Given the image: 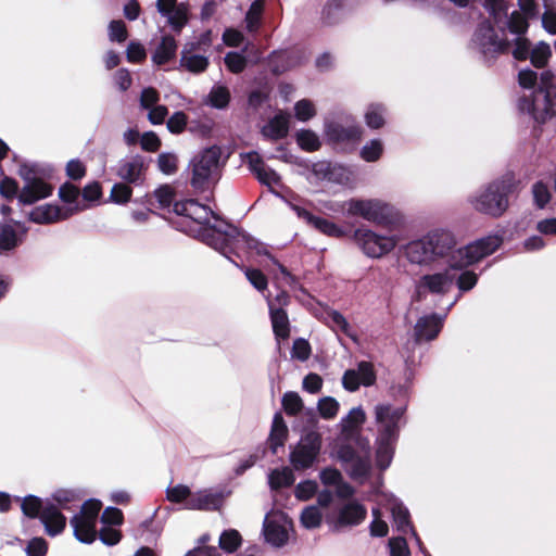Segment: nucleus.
Here are the masks:
<instances>
[{
    "label": "nucleus",
    "instance_id": "23",
    "mask_svg": "<svg viewBox=\"0 0 556 556\" xmlns=\"http://www.w3.org/2000/svg\"><path fill=\"white\" fill-rule=\"evenodd\" d=\"M366 516L367 509L363 504L348 503L339 510L337 527L357 526L366 519Z\"/></svg>",
    "mask_w": 556,
    "mask_h": 556
},
{
    "label": "nucleus",
    "instance_id": "48",
    "mask_svg": "<svg viewBox=\"0 0 556 556\" xmlns=\"http://www.w3.org/2000/svg\"><path fill=\"white\" fill-rule=\"evenodd\" d=\"M339 403L334 397L325 396L318 401V412L324 419H332L339 412Z\"/></svg>",
    "mask_w": 556,
    "mask_h": 556
},
{
    "label": "nucleus",
    "instance_id": "35",
    "mask_svg": "<svg viewBox=\"0 0 556 556\" xmlns=\"http://www.w3.org/2000/svg\"><path fill=\"white\" fill-rule=\"evenodd\" d=\"M265 0H254L247 14H245V23L247 29L249 33H254L258 29L261 25L262 14L264 11Z\"/></svg>",
    "mask_w": 556,
    "mask_h": 556
},
{
    "label": "nucleus",
    "instance_id": "56",
    "mask_svg": "<svg viewBox=\"0 0 556 556\" xmlns=\"http://www.w3.org/2000/svg\"><path fill=\"white\" fill-rule=\"evenodd\" d=\"M247 59L239 52H228L225 55V64L229 72L233 74L242 73L247 67Z\"/></svg>",
    "mask_w": 556,
    "mask_h": 556
},
{
    "label": "nucleus",
    "instance_id": "19",
    "mask_svg": "<svg viewBox=\"0 0 556 556\" xmlns=\"http://www.w3.org/2000/svg\"><path fill=\"white\" fill-rule=\"evenodd\" d=\"M40 520L49 536L61 534L66 527V517L61 513L60 508L53 504L43 507L40 514Z\"/></svg>",
    "mask_w": 556,
    "mask_h": 556
},
{
    "label": "nucleus",
    "instance_id": "3",
    "mask_svg": "<svg viewBox=\"0 0 556 556\" xmlns=\"http://www.w3.org/2000/svg\"><path fill=\"white\" fill-rule=\"evenodd\" d=\"M514 188L513 178L504 176L490 182L470 202L477 212L497 218L507 211Z\"/></svg>",
    "mask_w": 556,
    "mask_h": 556
},
{
    "label": "nucleus",
    "instance_id": "36",
    "mask_svg": "<svg viewBox=\"0 0 556 556\" xmlns=\"http://www.w3.org/2000/svg\"><path fill=\"white\" fill-rule=\"evenodd\" d=\"M230 99V91L224 85L214 86L208 93V103L214 109H226L229 105Z\"/></svg>",
    "mask_w": 556,
    "mask_h": 556
},
{
    "label": "nucleus",
    "instance_id": "42",
    "mask_svg": "<svg viewBox=\"0 0 556 556\" xmlns=\"http://www.w3.org/2000/svg\"><path fill=\"white\" fill-rule=\"evenodd\" d=\"M552 55L551 48L546 42H540L530 52L529 59L531 64L536 68H543L546 66L548 59Z\"/></svg>",
    "mask_w": 556,
    "mask_h": 556
},
{
    "label": "nucleus",
    "instance_id": "11",
    "mask_svg": "<svg viewBox=\"0 0 556 556\" xmlns=\"http://www.w3.org/2000/svg\"><path fill=\"white\" fill-rule=\"evenodd\" d=\"M353 238L363 252L374 258H379L390 253L396 245L393 237L379 236L372 230L358 228Z\"/></svg>",
    "mask_w": 556,
    "mask_h": 556
},
{
    "label": "nucleus",
    "instance_id": "8",
    "mask_svg": "<svg viewBox=\"0 0 556 556\" xmlns=\"http://www.w3.org/2000/svg\"><path fill=\"white\" fill-rule=\"evenodd\" d=\"M18 175L25 181L18 193V201L23 205H31L52 194L53 186L41 177V169L38 165L22 164Z\"/></svg>",
    "mask_w": 556,
    "mask_h": 556
},
{
    "label": "nucleus",
    "instance_id": "41",
    "mask_svg": "<svg viewBox=\"0 0 556 556\" xmlns=\"http://www.w3.org/2000/svg\"><path fill=\"white\" fill-rule=\"evenodd\" d=\"M281 405L288 416H296L304 407L301 396L293 391H288L283 394Z\"/></svg>",
    "mask_w": 556,
    "mask_h": 556
},
{
    "label": "nucleus",
    "instance_id": "10",
    "mask_svg": "<svg viewBox=\"0 0 556 556\" xmlns=\"http://www.w3.org/2000/svg\"><path fill=\"white\" fill-rule=\"evenodd\" d=\"M404 412V408H393L390 404H381L376 406V420L381 425L377 442H383L384 444L396 443L400 431L399 422L403 417Z\"/></svg>",
    "mask_w": 556,
    "mask_h": 556
},
{
    "label": "nucleus",
    "instance_id": "32",
    "mask_svg": "<svg viewBox=\"0 0 556 556\" xmlns=\"http://www.w3.org/2000/svg\"><path fill=\"white\" fill-rule=\"evenodd\" d=\"M295 141L301 150L306 152L318 151L321 147L319 137L311 129H300L295 132Z\"/></svg>",
    "mask_w": 556,
    "mask_h": 556
},
{
    "label": "nucleus",
    "instance_id": "1",
    "mask_svg": "<svg viewBox=\"0 0 556 556\" xmlns=\"http://www.w3.org/2000/svg\"><path fill=\"white\" fill-rule=\"evenodd\" d=\"M518 109L540 125L556 116V77L552 71L541 73L538 88L532 96L519 98Z\"/></svg>",
    "mask_w": 556,
    "mask_h": 556
},
{
    "label": "nucleus",
    "instance_id": "39",
    "mask_svg": "<svg viewBox=\"0 0 556 556\" xmlns=\"http://www.w3.org/2000/svg\"><path fill=\"white\" fill-rule=\"evenodd\" d=\"M241 544V534L236 529L225 530L219 536V547L227 553L236 552Z\"/></svg>",
    "mask_w": 556,
    "mask_h": 556
},
{
    "label": "nucleus",
    "instance_id": "50",
    "mask_svg": "<svg viewBox=\"0 0 556 556\" xmlns=\"http://www.w3.org/2000/svg\"><path fill=\"white\" fill-rule=\"evenodd\" d=\"M157 167L165 175H173L178 170V159L175 154L163 152L159 154Z\"/></svg>",
    "mask_w": 556,
    "mask_h": 556
},
{
    "label": "nucleus",
    "instance_id": "29",
    "mask_svg": "<svg viewBox=\"0 0 556 556\" xmlns=\"http://www.w3.org/2000/svg\"><path fill=\"white\" fill-rule=\"evenodd\" d=\"M94 521L74 516L71 525L74 528V536L81 543L91 544L97 538Z\"/></svg>",
    "mask_w": 556,
    "mask_h": 556
},
{
    "label": "nucleus",
    "instance_id": "12",
    "mask_svg": "<svg viewBox=\"0 0 556 556\" xmlns=\"http://www.w3.org/2000/svg\"><path fill=\"white\" fill-rule=\"evenodd\" d=\"M88 207L89 206L86 204H76L68 207H62L58 204L47 203L33 208L28 215V219L38 225H50L66 220L73 215L78 214Z\"/></svg>",
    "mask_w": 556,
    "mask_h": 556
},
{
    "label": "nucleus",
    "instance_id": "64",
    "mask_svg": "<svg viewBox=\"0 0 556 556\" xmlns=\"http://www.w3.org/2000/svg\"><path fill=\"white\" fill-rule=\"evenodd\" d=\"M391 556H409V547L404 536H395L389 540Z\"/></svg>",
    "mask_w": 556,
    "mask_h": 556
},
{
    "label": "nucleus",
    "instance_id": "38",
    "mask_svg": "<svg viewBox=\"0 0 556 556\" xmlns=\"http://www.w3.org/2000/svg\"><path fill=\"white\" fill-rule=\"evenodd\" d=\"M193 492H191L190 488L186 484H176L174 486H168L166 490V498L170 503L174 504H182L187 509L188 502L192 498Z\"/></svg>",
    "mask_w": 556,
    "mask_h": 556
},
{
    "label": "nucleus",
    "instance_id": "59",
    "mask_svg": "<svg viewBox=\"0 0 556 556\" xmlns=\"http://www.w3.org/2000/svg\"><path fill=\"white\" fill-rule=\"evenodd\" d=\"M312 354V348L306 339L298 338L293 341L291 356L301 362H305Z\"/></svg>",
    "mask_w": 556,
    "mask_h": 556
},
{
    "label": "nucleus",
    "instance_id": "62",
    "mask_svg": "<svg viewBox=\"0 0 556 556\" xmlns=\"http://www.w3.org/2000/svg\"><path fill=\"white\" fill-rule=\"evenodd\" d=\"M327 316L331 323L333 329H339L342 333L350 338H354L351 333V326L346 318L338 311L331 309L327 313Z\"/></svg>",
    "mask_w": 556,
    "mask_h": 556
},
{
    "label": "nucleus",
    "instance_id": "58",
    "mask_svg": "<svg viewBox=\"0 0 556 556\" xmlns=\"http://www.w3.org/2000/svg\"><path fill=\"white\" fill-rule=\"evenodd\" d=\"M532 193L534 203L539 208H544L552 198L548 187L542 181H536L532 186Z\"/></svg>",
    "mask_w": 556,
    "mask_h": 556
},
{
    "label": "nucleus",
    "instance_id": "54",
    "mask_svg": "<svg viewBox=\"0 0 556 556\" xmlns=\"http://www.w3.org/2000/svg\"><path fill=\"white\" fill-rule=\"evenodd\" d=\"M295 117L301 122H307L316 115V109L311 100H299L294 105Z\"/></svg>",
    "mask_w": 556,
    "mask_h": 556
},
{
    "label": "nucleus",
    "instance_id": "28",
    "mask_svg": "<svg viewBox=\"0 0 556 556\" xmlns=\"http://www.w3.org/2000/svg\"><path fill=\"white\" fill-rule=\"evenodd\" d=\"M365 420L366 415L362 407L352 408L340 422L341 434L345 439H351L359 430Z\"/></svg>",
    "mask_w": 556,
    "mask_h": 556
},
{
    "label": "nucleus",
    "instance_id": "15",
    "mask_svg": "<svg viewBox=\"0 0 556 556\" xmlns=\"http://www.w3.org/2000/svg\"><path fill=\"white\" fill-rule=\"evenodd\" d=\"M156 9L162 16L167 18V24L176 34L189 22V8L187 3H177V0H157Z\"/></svg>",
    "mask_w": 556,
    "mask_h": 556
},
{
    "label": "nucleus",
    "instance_id": "63",
    "mask_svg": "<svg viewBox=\"0 0 556 556\" xmlns=\"http://www.w3.org/2000/svg\"><path fill=\"white\" fill-rule=\"evenodd\" d=\"M18 184L14 178L5 176L0 180V194L8 201L18 198Z\"/></svg>",
    "mask_w": 556,
    "mask_h": 556
},
{
    "label": "nucleus",
    "instance_id": "43",
    "mask_svg": "<svg viewBox=\"0 0 556 556\" xmlns=\"http://www.w3.org/2000/svg\"><path fill=\"white\" fill-rule=\"evenodd\" d=\"M132 195V188L126 182H116L113 185L110 193V201L124 205L128 203Z\"/></svg>",
    "mask_w": 556,
    "mask_h": 556
},
{
    "label": "nucleus",
    "instance_id": "30",
    "mask_svg": "<svg viewBox=\"0 0 556 556\" xmlns=\"http://www.w3.org/2000/svg\"><path fill=\"white\" fill-rule=\"evenodd\" d=\"M210 62L204 55L188 54V51H181L180 67H184L190 73L200 74L206 71Z\"/></svg>",
    "mask_w": 556,
    "mask_h": 556
},
{
    "label": "nucleus",
    "instance_id": "13",
    "mask_svg": "<svg viewBox=\"0 0 556 556\" xmlns=\"http://www.w3.org/2000/svg\"><path fill=\"white\" fill-rule=\"evenodd\" d=\"M452 283L453 277L447 271L424 275L416 282L415 299L421 301L428 293L444 295Z\"/></svg>",
    "mask_w": 556,
    "mask_h": 556
},
{
    "label": "nucleus",
    "instance_id": "6",
    "mask_svg": "<svg viewBox=\"0 0 556 556\" xmlns=\"http://www.w3.org/2000/svg\"><path fill=\"white\" fill-rule=\"evenodd\" d=\"M502 239L498 236H488L467 244L464 248L455 250L450 253L447 263L451 268L462 269L470 266L482 258L493 254L502 244Z\"/></svg>",
    "mask_w": 556,
    "mask_h": 556
},
{
    "label": "nucleus",
    "instance_id": "20",
    "mask_svg": "<svg viewBox=\"0 0 556 556\" xmlns=\"http://www.w3.org/2000/svg\"><path fill=\"white\" fill-rule=\"evenodd\" d=\"M144 161L141 155L134 156L130 161L122 163L117 169V176L126 184L140 185L144 180Z\"/></svg>",
    "mask_w": 556,
    "mask_h": 556
},
{
    "label": "nucleus",
    "instance_id": "55",
    "mask_svg": "<svg viewBox=\"0 0 556 556\" xmlns=\"http://www.w3.org/2000/svg\"><path fill=\"white\" fill-rule=\"evenodd\" d=\"M377 443H378V448H377V453H376L377 465L381 470H384L389 467V465L391 463V459L393 456V451H394V444H392V443L384 444L383 442H377Z\"/></svg>",
    "mask_w": 556,
    "mask_h": 556
},
{
    "label": "nucleus",
    "instance_id": "21",
    "mask_svg": "<svg viewBox=\"0 0 556 556\" xmlns=\"http://www.w3.org/2000/svg\"><path fill=\"white\" fill-rule=\"evenodd\" d=\"M268 307L271 328L276 340L280 342L289 339L291 330L287 311L282 307L275 306L273 301L268 302Z\"/></svg>",
    "mask_w": 556,
    "mask_h": 556
},
{
    "label": "nucleus",
    "instance_id": "16",
    "mask_svg": "<svg viewBox=\"0 0 556 556\" xmlns=\"http://www.w3.org/2000/svg\"><path fill=\"white\" fill-rule=\"evenodd\" d=\"M325 134L330 143H356L361 140L363 129L358 125L343 126L337 122H330L325 127Z\"/></svg>",
    "mask_w": 556,
    "mask_h": 556
},
{
    "label": "nucleus",
    "instance_id": "22",
    "mask_svg": "<svg viewBox=\"0 0 556 556\" xmlns=\"http://www.w3.org/2000/svg\"><path fill=\"white\" fill-rule=\"evenodd\" d=\"M298 215L305 219L307 224L329 237L342 238L345 235L344 230L337 224L327 218L316 216L305 208H298Z\"/></svg>",
    "mask_w": 556,
    "mask_h": 556
},
{
    "label": "nucleus",
    "instance_id": "27",
    "mask_svg": "<svg viewBox=\"0 0 556 556\" xmlns=\"http://www.w3.org/2000/svg\"><path fill=\"white\" fill-rule=\"evenodd\" d=\"M289 128V117L285 114H277L263 127L262 134L271 140H280L288 136Z\"/></svg>",
    "mask_w": 556,
    "mask_h": 556
},
{
    "label": "nucleus",
    "instance_id": "47",
    "mask_svg": "<svg viewBox=\"0 0 556 556\" xmlns=\"http://www.w3.org/2000/svg\"><path fill=\"white\" fill-rule=\"evenodd\" d=\"M321 513L316 506L305 507L301 514V522L306 529L318 528L321 523Z\"/></svg>",
    "mask_w": 556,
    "mask_h": 556
},
{
    "label": "nucleus",
    "instance_id": "5",
    "mask_svg": "<svg viewBox=\"0 0 556 556\" xmlns=\"http://www.w3.org/2000/svg\"><path fill=\"white\" fill-rule=\"evenodd\" d=\"M472 41L478 47L488 66L493 65L500 55L507 54L510 50L509 40L498 37L490 20H483L478 24Z\"/></svg>",
    "mask_w": 556,
    "mask_h": 556
},
{
    "label": "nucleus",
    "instance_id": "24",
    "mask_svg": "<svg viewBox=\"0 0 556 556\" xmlns=\"http://www.w3.org/2000/svg\"><path fill=\"white\" fill-rule=\"evenodd\" d=\"M178 45L174 36L164 35L160 43L152 53V62L157 66H163L176 58Z\"/></svg>",
    "mask_w": 556,
    "mask_h": 556
},
{
    "label": "nucleus",
    "instance_id": "46",
    "mask_svg": "<svg viewBox=\"0 0 556 556\" xmlns=\"http://www.w3.org/2000/svg\"><path fill=\"white\" fill-rule=\"evenodd\" d=\"M359 381L365 387H371L376 383L377 374L372 363L367 361H362L357 364V369Z\"/></svg>",
    "mask_w": 556,
    "mask_h": 556
},
{
    "label": "nucleus",
    "instance_id": "2",
    "mask_svg": "<svg viewBox=\"0 0 556 556\" xmlns=\"http://www.w3.org/2000/svg\"><path fill=\"white\" fill-rule=\"evenodd\" d=\"M455 245L456 240L452 232L434 230L419 240L409 242L405 248V254L413 264H430L438 258H450Z\"/></svg>",
    "mask_w": 556,
    "mask_h": 556
},
{
    "label": "nucleus",
    "instance_id": "49",
    "mask_svg": "<svg viewBox=\"0 0 556 556\" xmlns=\"http://www.w3.org/2000/svg\"><path fill=\"white\" fill-rule=\"evenodd\" d=\"M80 195V189L74 184L66 181L59 188V199L66 204H79L77 202Z\"/></svg>",
    "mask_w": 556,
    "mask_h": 556
},
{
    "label": "nucleus",
    "instance_id": "57",
    "mask_svg": "<svg viewBox=\"0 0 556 556\" xmlns=\"http://www.w3.org/2000/svg\"><path fill=\"white\" fill-rule=\"evenodd\" d=\"M109 37L111 41L124 42L128 38L126 24L122 20H113L109 24Z\"/></svg>",
    "mask_w": 556,
    "mask_h": 556
},
{
    "label": "nucleus",
    "instance_id": "14",
    "mask_svg": "<svg viewBox=\"0 0 556 556\" xmlns=\"http://www.w3.org/2000/svg\"><path fill=\"white\" fill-rule=\"evenodd\" d=\"M199 210L210 212V214L216 219L219 218L218 215L215 212H213L210 206L200 204L197 199L176 201L173 204V212L176 213L177 215L188 217L200 225L206 226L208 230L217 232L218 235L228 236L225 231H222L215 225H212L206 216H199Z\"/></svg>",
    "mask_w": 556,
    "mask_h": 556
},
{
    "label": "nucleus",
    "instance_id": "52",
    "mask_svg": "<svg viewBox=\"0 0 556 556\" xmlns=\"http://www.w3.org/2000/svg\"><path fill=\"white\" fill-rule=\"evenodd\" d=\"M101 507L102 503L99 500L90 498L83 504L79 514L75 516L97 522Z\"/></svg>",
    "mask_w": 556,
    "mask_h": 556
},
{
    "label": "nucleus",
    "instance_id": "60",
    "mask_svg": "<svg viewBox=\"0 0 556 556\" xmlns=\"http://www.w3.org/2000/svg\"><path fill=\"white\" fill-rule=\"evenodd\" d=\"M299 165L304 166L306 169H309L316 177L323 179H330L332 169L331 164L327 161H319L315 163L302 162Z\"/></svg>",
    "mask_w": 556,
    "mask_h": 556
},
{
    "label": "nucleus",
    "instance_id": "61",
    "mask_svg": "<svg viewBox=\"0 0 556 556\" xmlns=\"http://www.w3.org/2000/svg\"><path fill=\"white\" fill-rule=\"evenodd\" d=\"M126 59L129 63L140 64L146 61L147 52L138 41H130L126 50Z\"/></svg>",
    "mask_w": 556,
    "mask_h": 556
},
{
    "label": "nucleus",
    "instance_id": "45",
    "mask_svg": "<svg viewBox=\"0 0 556 556\" xmlns=\"http://www.w3.org/2000/svg\"><path fill=\"white\" fill-rule=\"evenodd\" d=\"M21 507H22L23 514L31 519L37 518V517L40 518V514L43 509L42 501L38 496H35V495L25 496L22 502Z\"/></svg>",
    "mask_w": 556,
    "mask_h": 556
},
{
    "label": "nucleus",
    "instance_id": "4",
    "mask_svg": "<svg viewBox=\"0 0 556 556\" xmlns=\"http://www.w3.org/2000/svg\"><path fill=\"white\" fill-rule=\"evenodd\" d=\"M348 213L382 227H394L401 222L399 212L392 205L376 199H352L348 202Z\"/></svg>",
    "mask_w": 556,
    "mask_h": 556
},
{
    "label": "nucleus",
    "instance_id": "31",
    "mask_svg": "<svg viewBox=\"0 0 556 556\" xmlns=\"http://www.w3.org/2000/svg\"><path fill=\"white\" fill-rule=\"evenodd\" d=\"M295 481L294 473L291 468L283 467L275 469L269 475V485L271 490H280L291 486Z\"/></svg>",
    "mask_w": 556,
    "mask_h": 556
},
{
    "label": "nucleus",
    "instance_id": "44",
    "mask_svg": "<svg viewBox=\"0 0 556 556\" xmlns=\"http://www.w3.org/2000/svg\"><path fill=\"white\" fill-rule=\"evenodd\" d=\"M18 244L17 233L10 225L0 226V250L10 251Z\"/></svg>",
    "mask_w": 556,
    "mask_h": 556
},
{
    "label": "nucleus",
    "instance_id": "34",
    "mask_svg": "<svg viewBox=\"0 0 556 556\" xmlns=\"http://www.w3.org/2000/svg\"><path fill=\"white\" fill-rule=\"evenodd\" d=\"M387 109L383 104L372 103L368 106L365 114V122L371 129H379L384 126Z\"/></svg>",
    "mask_w": 556,
    "mask_h": 556
},
{
    "label": "nucleus",
    "instance_id": "37",
    "mask_svg": "<svg viewBox=\"0 0 556 556\" xmlns=\"http://www.w3.org/2000/svg\"><path fill=\"white\" fill-rule=\"evenodd\" d=\"M371 470V463L368 456H358L354 462L351 463L348 473L353 480L366 479Z\"/></svg>",
    "mask_w": 556,
    "mask_h": 556
},
{
    "label": "nucleus",
    "instance_id": "53",
    "mask_svg": "<svg viewBox=\"0 0 556 556\" xmlns=\"http://www.w3.org/2000/svg\"><path fill=\"white\" fill-rule=\"evenodd\" d=\"M529 23L527 21V16L521 14L519 11H514L508 20V29L510 33L522 36L527 33Z\"/></svg>",
    "mask_w": 556,
    "mask_h": 556
},
{
    "label": "nucleus",
    "instance_id": "26",
    "mask_svg": "<svg viewBox=\"0 0 556 556\" xmlns=\"http://www.w3.org/2000/svg\"><path fill=\"white\" fill-rule=\"evenodd\" d=\"M393 523L396 528V530L403 534H406L408 532H412V534L415 536L417 543L419 545L422 544L420 538L418 536L412 520H410V514L408 509L402 504L396 503L392 506L391 509Z\"/></svg>",
    "mask_w": 556,
    "mask_h": 556
},
{
    "label": "nucleus",
    "instance_id": "33",
    "mask_svg": "<svg viewBox=\"0 0 556 556\" xmlns=\"http://www.w3.org/2000/svg\"><path fill=\"white\" fill-rule=\"evenodd\" d=\"M265 538L267 542L277 547H281L288 542L289 534L283 526L271 521L265 526Z\"/></svg>",
    "mask_w": 556,
    "mask_h": 556
},
{
    "label": "nucleus",
    "instance_id": "25",
    "mask_svg": "<svg viewBox=\"0 0 556 556\" xmlns=\"http://www.w3.org/2000/svg\"><path fill=\"white\" fill-rule=\"evenodd\" d=\"M288 433L289 430L281 413H276L273 418L271 429L267 440L268 447L273 454L277 453L278 447L285 445L288 439Z\"/></svg>",
    "mask_w": 556,
    "mask_h": 556
},
{
    "label": "nucleus",
    "instance_id": "40",
    "mask_svg": "<svg viewBox=\"0 0 556 556\" xmlns=\"http://www.w3.org/2000/svg\"><path fill=\"white\" fill-rule=\"evenodd\" d=\"M383 150L382 141L380 139H372L361 149L359 156L365 162L374 163L380 160Z\"/></svg>",
    "mask_w": 556,
    "mask_h": 556
},
{
    "label": "nucleus",
    "instance_id": "51",
    "mask_svg": "<svg viewBox=\"0 0 556 556\" xmlns=\"http://www.w3.org/2000/svg\"><path fill=\"white\" fill-rule=\"evenodd\" d=\"M249 282L260 292H264L268 287L266 275L258 268L248 267L244 271Z\"/></svg>",
    "mask_w": 556,
    "mask_h": 556
},
{
    "label": "nucleus",
    "instance_id": "18",
    "mask_svg": "<svg viewBox=\"0 0 556 556\" xmlns=\"http://www.w3.org/2000/svg\"><path fill=\"white\" fill-rule=\"evenodd\" d=\"M443 323L437 314L420 317L415 327L414 336L416 342L432 341L442 330Z\"/></svg>",
    "mask_w": 556,
    "mask_h": 556
},
{
    "label": "nucleus",
    "instance_id": "7",
    "mask_svg": "<svg viewBox=\"0 0 556 556\" xmlns=\"http://www.w3.org/2000/svg\"><path fill=\"white\" fill-rule=\"evenodd\" d=\"M220 156L222 151L217 146L206 148L193 156L189 167L191 168L190 185L195 191L203 192L210 188L213 174L219 167Z\"/></svg>",
    "mask_w": 556,
    "mask_h": 556
},
{
    "label": "nucleus",
    "instance_id": "9",
    "mask_svg": "<svg viewBox=\"0 0 556 556\" xmlns=\"http://www.w3.org/2000/svg\"><path fill=\"white\" fill-rule=\"evenodd\" d=\"M321 446V434L315 430L307 431L291 450L289 455L290 464L296 471H304L312 468L318 460Z\"/></svg>",
    "mask_w": 556,
    "mask_h": 556
},
{
    "label": "nucleus",
    "instance_id": "17",
    "mask_svg": "<svg viewBox=\"0 0 556 556\" xmlns=\"http://www.w3.org/2000/svg\"><path fill=\"white\" fill-rule=\"evenodd\" d=\"M225 502L223 492H213L210 489L200 490L193 493L188 502L187 509L213 511L220 510Z\"/></svg>",
    "mask_w": 556,
    "mask_h": 556
}]
</instances>
